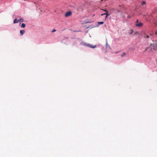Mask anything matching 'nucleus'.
I'll return each mask as SVG.
<instances>
[{
  "mask_svg": "<svg viewBox=\"0 0 157 157\" xmlns=\"http://www.w3.org/2000/svg\"><path fill=\"white\" fill-rule=\"evenodd\" d=\"M131 31H132V33H130V34H132V33L133 32V30H131Z\"/></svg>",
  "mask_w": 157,
  "mask_h": 157,
  "instance_id": "obj_21",
  "label": "nucleus"
},
{
  "mask_svg": "<svg viewBox=\"0 0 157 157\" xmlns=\"http://www.w3.org/2000/svg\"><path fill=\"white\" fill-rule=\"evenodd\" d=\"M149 48V47H147V48H146L145 49V51H147V50Z\"/></svg>",
  "mask_w": 157,
  "mask_h": 157,
  "instance_id": "obj_16",
  "label": "nucleus"
},
{
  "mask_svg": "<svg viewBox=\"0 0 157 157\" xmlns=\"http://www.w3.org/2000/svg\"><path fill=\"white\" fill-rule=\"evenodd\" d=\"M144 37L146 39H148L150 38V36L149 35L145 34L144 36Z\"/></svg>",
  "mask_w": 157,
  "mask_h": 157,
  "instance_id": "obj_6",
  "label": "nucleus"
},
{
  "mask_svg": "<svg viewBox=\"0 0 157 157\" xmlns=\"http://www.w3.org/2000/svg\"><path fill=\"white\" fill-rule=\"evenodd\" d=\"M146 3V2L144 1H143L142 2V5H144V4H145Z\"/></svg>",
  "mask_w": 157,
  "mask_h": 157,
  "instance_id": "obj_12",
  "label": "nucleus"
},
{
  "mask_svg": "<svg viewBox=\"0 0 157 157\" xmlns=\"http://www.w3.org/2000/svg\"><path fill=\"white\" fill-rule=\"evenodd\" d=\"M153 33H150L149 34V35L150 36H152V35H153Z\"/></svg>",
  "mask_w": 157,
  "mask_h": 157,
  "instance_id": "obj_15",
  "label": "nucleus"
},
{
  "mask_svg": "<svg viewBox=\"0 0 157 157\" xmlns=\"http://www.w3.org/2000/svg\"><path fill=\"white\" fill-rule=\"evenodd\" d=\"M103 10L105 12H108V11L106 10Z\"/></svg>",
  "mask_w": 157,
  "mask_h": 157,
  "instance_id": "obj_18",
  "label": "nucleus"
},
{
  "mask_svg": "<svg viewBox=\"0 0 157 157\" xmlns=\"http://www.w3.org/2000/svg\"><path fill=\"white\" fill-rule=\"evenodd\" d=\"M151 50H153L157 51V41H153V43L150 45Z\"/></svg>",
  "mask_w": 157,
  "mask_h": 157,
  "instance_id": "obj_1",
  "label": "nucleus"
},
{
  "mask_svg": "<svg viewBox=\"0 0 157 157\" xmlns=\"http://www.w3.org/2000/svg\"><path fill=\"white\" fill-rule=\"evenodd\" d=\"M56 31V30H55V29H53V30H52V32L53 33V32H55Z\"/></svg>",
  "mask_w": 157,
  "mask_h": 157,
  "instance_id": "obj_14",
  "label": "nucleus"
},
{
  "mask_svg": "<svg viewBox=\"0 0 157 157\" xmlns=\"http://www.w3.org/2000/svg\"><path fill=\"white\" fill-rule=\"evenodd\" d=\"M104 23V22L103 21H101V22H98V23L99 25H102Z\"/></svg>",
  "mask_w": 157,
  "mask_h": 157,
  "instance_id": "obj_11",
  "label": "nucleus"
},
{
  "mask_svg": "<svg viewBox=\"0 0 157 157\" xmlns=\"http://www.w3.org/2000/svg\"><path fill=\"white\" fill-rule=\"evenodd\" d=\"M83 43L84 44L83 45L84 46H87V47H90L91 48H95L96 46V45H90V44H86V43Z\"/></svg>",
  "mask_w": 157,
  "mask_h": 157,
  "instance_id": "obj_2",
  "label": "nucleus"
},
{
  "mask_svg": "<svg viewBox=\"0 0 157 157\" xmlns=\"http://www.w3.org/2000/svg\"><path fill=\"white\" fill-rule=\"evenodd\" d=\"M25 26H26L25 25V24L23 23L21 25V27L23 28H25Z\"/></svg>",
  "mask_w": 157,
  "mask_h": 157,
  "instance_id": "obj_9",
  "label": "nucleus"
},
{
  "mask_svg": "<svg viewBox=\"0 0 157 157\" xmlns=\"http://www.w3.org/2000/svg\"><path fill=\"white\" fill-rule=\"evenodd\" d=\"M155 34L156 35H157V31H156L155 33Z\"/></svg>",
  "mask_w": 157,
  "mask_h": 157,
  "instance_id": "obj_19",
  "label": "nucleus"
},
{
  "mask_svg": "<svg viewBox=\"0 0 157 157\" xmlns=\"http://www.w3.org/2000/svg\"><path fill=\"white\" fill-rule=\"evenodd\" d=\"M72 14V12L71 11H68L67 12L65 15V17H68L70 16Z\"/></svg>",
  "mask_w": 157,
  "mask_h": 157,
  "instance_id": "obj_4",
  "label": "nucleus"
},
{
  "mask_svg": "<svg viewBox=\"0 0 157 157\" xmlns=\"http://www.w3.org/2000/svg\"><path fill=\"white\" fill-rule=\"evenodd\" d=\"M24 21L23 19L22 18L18 20V22H23Z\"/></svg>",
  "mask_w": 157,
  "mask_h": 157,
  "instance_id": "obj_10",
  "label": "nucleus"
},
{
  "mask_svg": "<svg viewBox=\"0 0 157 157\" xmlns=\"http://www.w3.org/2000/svg\"><path fill=\"white\" fill-rule=\"evenodd\" d=\"M139 22V20L138 19L136 20V23H138Z\"/></svg>",
  "mask_w": 157,
  "mask_h": 157,
  "instance_id": "obj_17",
  "label": "nucleus"
},
{
  "mask_svg": "<svg viewBox=\"0 0 157 157\" xmlns=\"http://www.w3.org/2000/svg\"><path fill=\"white\" fill-rule=\"evenodd\" d=\"M18 23V20H17V18H15L13 20V23H14V24H15V23Z\"/></svg>",
  "mask_w": 157,
  "mask_h": 157,
  "instance_id": "obj_8",
  "label": "nucleus"
},
{
  "mask_svg": "<svg viewBox=\"0 0 157 157\" xmlns=\"http://www.w3.org/2000/svg\"><path fill=\"white\" fill-rule=\"evenodd\" d=\"M143 25V23L141 22H139L138 23H136L135 25L137 27H142Z\"/></svg>",
  "mask_w": 157,
  "mask_h": 157,
  "instance_id": "obj_3",
  "label": "nucleus"
},
{
  "mask_svg": "<svg viewBox=\"0 0 157 157\" xmlns=\"http://www.w3.org/2000/svg\"><path fill=\"white\" fill-rule=\"evenodd\" d=\"M126 54V53L124 52L123 53V54L121 56V57H123L124 55Z\"/></svg>",
  "mask_w": 157,
  "mask_h": 157,
  "instance_id": "obj_13",
  "label": "nucleus"
},
{
  "mask_svg": "<svg viewBox=\"0 0 157 157\" xmlns=\"http://www.w3.org/2000/svg\"><path fill=\"white\" fill-rule=\"evenodd\" d=\"M20 33L21 36H22L25 33V31L24 30H20Z\"/></svg>",
  "mask_w": 157,
  "mask_h": 157,
  "instance_id": "obj_7",
  "label": "nucleus"
},
{
  "mask_svg": "<svg viewBox=\"0 0 157 157\" xmlns=\"http://www.w3.org/2000/svg\"><path fill=\"white\" fill-rule=\"evenodd\" d=\"M138 33H139L138 32H136V34H138Z\"/></svg>",
  "mask_w": 157,
  "mask_h": 157,
  "instance_id": "obj_20",
  "label": "nucleus"
},
{
  "mask_svg": "<svg viewBox=\"0 0 157 157\" xmlns=\"http://www.w3.org/2000/svg\"><path fill=\"white\" fill-rule=\"evenodd\" d=\"M110 14L109 13H108V12H106L105 13H103V14H101V16H103L104 15H106V16L105 17V20L106 19L107 16H109L110 15Z\"/></svg>",
  "mask_w": 157,
  "mask_h": 157,
  "instance_id": "obj_5",
  "label": "nucleus"
}]
</instances>
